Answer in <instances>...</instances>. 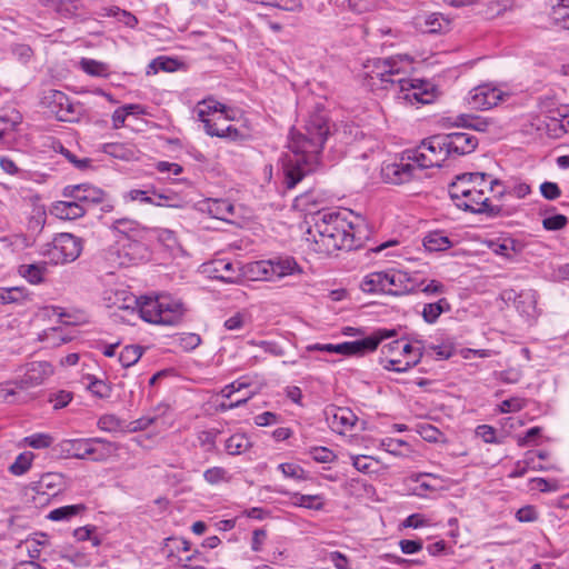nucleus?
Wrapping results in <instances>:
<instances>
[{
  "instance_id": "f257e3e1",
  "label": "nucleus",
  "mask_w": 569,
  "mask_h": 569,
  "mask_svg": "<svg viewBox=\"0 0 569 569\" xmlns=\"http://www.w3.org/2000/svg\"><path fill=\"white\" fill-rule=\"evenodd\" d=\"M306 240L312 251L329 256L338 250H352L368 238L365 219L351 210H322L311 217Z\"/></svg>"
},
{
  "instance_id": "f03ea898",
  "label": "nucleus",
  "mask_w": 569,
  "mask_h": 569,
  "mask_svg": "<svg viewBox=\"0 0 569 569\" xmlns=\"http://www.w3.org/2000/svg\"><path fill=\"white\" fill-rule=\"evenodd\" d=\"M329 134V124L321 114L311 116L301 130L290 131V154L283 162V183L293 189L307 174L320 166V154Z\"/></svg>"
},
{
  "instance_id": "7ed1b4c3",
  "label": "nucleus",
  "mask_w": 569,
  "mask_h": 569,
  "mask_svg": "<svg viewBox=\"0 0 569 569\" xmlns=\"http://www.w3.org/2000/svg\"><path fill=\"white\" fill-rule=\"evenodd\" d=\"M412 59L407 54L392 56L386 59H373L366 66L370 86L380 89L393 88L398 102L409 106L429 104L436 93L430 82L421 79H406L405 74L411 67Z\"/></svg>"
},
{
  "instance_id": "20e7f679",
  "label": "nucleus",
  "mask_w": 569,
  "mask_h": 569,
  "mask_svg": "<svg viewBox=\"0 0 569 569\" xmlns=\"http://www.w3.org/2000/svg\"><path fill=\"white\" fill-rule=\"evenodd\" d=\"M501 186L500 180L490 179L487 173L468 172L457 176L449 184L448 192L455 206L461 210L498 217L502 213V207L495 203L488 193H496V188Z\"/></svg>"
},
{
  "instance_id": "39448f33",
  "label": "nucleus",
  "mask_w": 569,
  "mask_h": 569,
  "mask_svg": "<svg viewBox=\"0 0 569 569\" xmlns=\"http://www.w3.org/2000/svg\"><path fill=\"white\" fill-rule=\"evenodd\" d=\"M112 305L118 309L138 310L142 320L161 326H177L186 313L183 302L170 295L146 296L138 299L127 291H121L116 293V301Z\"/></svg>"
},
{
  "instance_id": "423d86ee",
  "label": "nucleus",
  "mask_w": 569,
  "mask_h": 569,
  "mask_svg": "<svg viewBox=\"0 0 569 569\" xmlns=\"http://www.w3.org/2000/svg\"><path fill=\"white\" fill-rule=\"evenodd\" d=\"M194 112L198 120L203 123L204 131L208 136L219 138L238 137L239 131L232 126H227L226 128H216L214 124H212L211 118L216 116H218V120H233V117L230 114L232 110L219 101L212 98L203 99L202 101L198 102L197 107L194 108Z\"/></svg>"
},
{
  "instance_id": "0eeeda50",
  "label": "nucleus",
  "mask_w": 569,
  "mask_h": 569,
  "mask_svg": "<svg viewBox=\"0 0 569 569\" xmlns=\"http://www.w3.org/2000/svg\"><path fill=\"white\" fill-rule=\"evenodd\" d=\"M83 250V240L72 233L57 234L42 249V254L53 264H66L77 260Z\"/></svg>"
},
{
  "instance_id": "6e6552de",
  "label": "nucleus",
  "mask_w": 569,
  "mask_h": 569,
  "mask_svg": "<svg viewBox=\"0 0 569 569\" xmlns=\"http://www.w3.org/2000/svg\"><path fill=\"white\" fill-rule=\"evenodd\" d=\"M409 152L411 154L410 158L417 164L420 172L423 169L441 167L449 158L442 134L432 136L423 140L420 146Z\"/></svg>"
},
{
  "instance_id": "1a4fd4ad",
  "label": "nucleus",
  "mask_w": 569,
  "mask_h": 569,
  "mask_svg": "<svg viewBox=\"0 0 569 569\" xmlns=\"http://www.w3.org/2000/svg\"><path fill=\"white\" fill-rule=\"evenodd\" d=\"M410 156V152L407 151L398 162L385 163L381 168L383 180L388 183L401 184L420 178V171Z\"/></svg>"
},
{
  "instance_id": "9d476101",
  "label": "nucleus",
  "mask_w": 569,
  "mask_h": 569,
  "mask_svg": "<svg viewBox=\"0 0 569 569\" xmlns=\"http://www.w3.org/2000/svg\"><path fill=\"white\" fill-rule=\"evenodd\" d=\"M510 93L499 86L492 83H482L470 90L468 103L480 110H487L506 101Z\"/></svg>"
},
{
  "instance_id": "9b49d317",
  "label": "nucleus",
  "mask_w": 569,
  "mask_h": 569,
  "mask_svg": "<svg viewBox=\"0 0 569 569\" xmlns=\"http://www.w3.org/2000/svg\"><path fill=\"white\" fill-rule=\"evenodd\" d=\"M62 196L74 199L88 212L91 207L103 203L107 194L102 189L93 184L79 183L66 186L62 190Z\"/></svg>"
},
{
  "instance_id": "f8f14e48",
  "label": "nucleus",
  "mask_w": 569,
  "mask_h": 569,
  "mask_svg": "<svg viewBox=\"0 0 569 569\" xmlns=\"http://www.w3.org/2000/svg\"><path fill=\"white\" fill-rule=\"evenodd\" d=\"M396 336L392 329H378L370 336L355 341H346L341 343L343 356H363L375 351L378 346L386 339Z\"/></svg>"
},
{
  "instance_id": "ddd939ff",
  "label": "nucleus",
  "mask_w": 569,
  "mask_h": 569,
  "mask_svg": "<svg viewBox=\"0 0 569 569\" xmlns=\"http://www.w3.org/2000/svg\"><path fill=\"white\" fill-rule=\"evenodd\" d=\"M501 298L506 302H512L517 311L523 317L536 318L538 316V293L532 289L521 290L520 292L506 289L501 292Z\"/></svg>"
},
{
  "instance_id": "4468645a",
  "label": "nucleus",
  "mask_w": 569,
  "mask_h": 569,
  "mask_svg": "<svg viewBox=\"0 0 569 569\" xmlns=\"http://www.w3.org/2000/svg\"><path fill=\"white\" fill-rule=\"evenodd\" d=\"M422 346L420 341H417L416 345L405 341L400 356L403 359L391 358L386 361V363L381 362L383 368L390 371L396 372H406L412 367L417 366L423 355Z\"/></svg>"
},
{
  "instance_id": "2eb2a0df",
  "label": "nucleus",
  "mask_w": 569,
  "mask_h": 569,
  "mask_svg": "<svg viewBox=\"0 0 569 569\" xmlns=\"http://www.w3.org/2000/svg\"><path fill=\"white\" fill-rule=\"evenodd\" d=\"M449 158L469 154L478 147V139L469 132H452L442 134Z\"/></svg>"
},
{
  "instance_id": "dca6fc26",
  "label": "nucleus",
  "mask_w": 569,
  "mask_h": 569,
  "mask_svg": "<svg viewBox=\"0 0 569 569\" xmlns=\"http://www.w3.org/2000/svg\"><path fill=\"white\" fill-rule=\"evenodd\" d=\"M53 375V367L47 361H33L27 365L26 371L17 382L20 389H28L43 383Z\"/></svg>"
},
{
  "instance_id": "f3484780",
  "label": "nucleus",
  "mask_w": 569,
  "mask_h": 569,
  "mask_svg": "<svg viewBox=\"0 0 569 569\" xmlns=\"http://www.w3.org/2000/svg\"><path fill=\"white\" fill-rule=\"evenodd\" d=\"M119 447L114 442H110L102 438H89L86 459L93 461H106L118 451Z\"/></svg>"
},
{
  "instance_id": "a211bd4d",
  "label": "nucleus",
  "mask_w": 569,
  "mask_h": 569,
  "mask_svg": "<svg viewBox=\"0 0 569 569\" xmlns=\"http://www.w3.org/2000/svg\"><path fill=\"white\" fill-rule=\"evenodd\" d=\"M268 261L270 262L272 269L271 281H276L288 276L302 273V268L292 257H277L269 259Z\"/></svg>"
},
{
  "instance_id": "6ab92c4d",
  "label": "nucleus",
  "mask_w": 569,
  "mask_h": 569,
  "mask_svg": "<svg viewBox=\"0 0 569 569\" xmlns=\"http://www.w3.org/2000/svg\"><path fill=\"white\" fill-rule=\"evenodd\" d=\"M51 213L61 220H76L82 218L87 212L84 207L74 199L56 201L51 206Z\"/></svg>"
},
{
  "instance_id": "aec40b11",
  "label": "nucleus",
  "mask_w": 569,
  "mask_h": 569,
  "mask_svg": "<svg viewBox=\"0 0 569 569\" xmlns=\"http://www.w3.org/2000/svg\"><path fill=\"white\" fill-rule=\"evenodd\" d=\"M18 273L31 284H40L46 281L48 263L44 261L23 263L18 268Z\"/></svg>"
},
{
  "instance_id": "412c9836",
  "label": "nucleus",
  "mask_w": 569,
  "mask_h": 569,
  "mask_svg": "<svg viewBox=\"0 0 569 569\" xmlns=\"http://www.w3.org/2000/svg\"><path fill=\"white\" fill-rule=\"evenodd\" d=\"M50 103H53L58 107L56 113L58 118L62 121H70V114L74 113V107L70 102L69 98L66 93L59 90H50L44 97Z\"/></svg>"
},
{
  "instance_id": "4be33fe9",
  "label": "nucleus",
  "mask_w": 569,
  "mask_h": 569,
  "mask_svg": "<svg viewBox=\"0 0 569 569\" xmlns=\"http://www.w3.org/2000/svg\"><path fill=\"white\" fill-rule=\"evenodd\" d=\"M396 272L400 296L417 292L425 283V279L419 272H408L400 269H396Z\"/></svg>"
},
{
  "instance_id": "5701e85b",
  "label": "nucleus",
  "mask_w": 569,
  "mask_h": 569,
  "mask_svg": "<svg viewBox=\"0 0 569 569\" xmlns=\"http://www.w3.org/2000/svg\"><path fill=\"white\" fill-rule=\"evenodd\" d=\"M358 421V417L349 408H336L332 412L331 427L335 431L343 433L351 430Z\"/></svg>"
},
{
  "instance_id": "b1692460",
  "label": "nucleus",
  "mask_w": 569,
  "mask_h": 569,
  "mask_svg": "<svg viewBox=\"0 0 569 569\" xmlns=\"http://www.w3.org/2000/svg\"><path fill=\"white\" fill-rule=\"evenodd\" d=\"M416 486L412 489L413 495L426 498L429 493L436 492L438 486L435 483L439 478L431 473H418L411 478Z\"/></svg>"
},
{
  "instance_id": "393cba45",
  "label": "nucleus",
  "mask_w": 569,
  "mask_h": 569,
  "mask_svg": "<svg viewBox=\"0 0 569 569\" xmlns=\"http://www.w3.org/2000/svg\"><path fill=\"white\" fill-rule=\"evenodd\" d=\"M88 439H66L59 443L60 452L66 458L86 459Z\"/></svg>"
},
{
  "instance_id": "a878e982",
  "label": "nucleus",
  "mask_w": 569,
  "mask_h": 569,
  "mask_svg": "<svg viewBox=\"0 0 569 569\" xmlns=\"http://www.w3.org/2000/svg\"><path fill=\"white\" fill-rule=\"evenodd\" d=\"M387 270L371 272L361 281L360 288L367 293H386Z\"/></svg>"
},
{
  "instance_id": "bb28decb",
  "label": "nucleus",
  "mask_w": 569,
  "mask_h": 569,
  "mask_svg": "<svg viewBox=\"0 0 569 569\" xmlns=\"http://www.w3.org/2000/svg\"><path fill=\"white\" fill-rule=\"evenodd\" d=\"M290 503L295 507L319 511L325 508V498L322 495H302L300 492H293L290 495Z\"/></svg>"
},
{
  "instance_id": "cd10ccee",
  "label": "nucleus",
  "mask_w": 569,
  "mask_h": 569,
  "mask_svg": "<svg viewBox=\"0 0 569 569\" xmlns=\"http://www.w3.org/2000/svg\"><path fill=\"white\" fill-rule=\"evenodd\" d=\"M451 310V305L446 298H441L436 302L426 303L422 308L421 316L422 319L429 323H436L439 317Z\"/></svg>"
},
{
  "instance_id": "c85d7f7f",
  "label": "nucleus",
  "mask_w": 569,
  "mask_h": 569,
  "mask_svg": "<svg viewBox=\"0 0 569 569\" xmlns=\"http://www.w3.org/2000/svg\"><path fill=\"white\" fill-rule=\"evenodd\" d=\"M213 278L223 282H234L239 278V273L234 268V264L224 259L212 262L211 270Z\"/></svg>"
},
{
  "instance_id": "c756f323",
  "label": "nucleus",
  "mask_w": 569,
  "mask_h": 569,
  "mask_svg": "<svg viewBox=\"0 0 569 569\" xmlns=\"http://www.w3.org/2000/svg\"><path fill=\"white\" fill-rule=\"evenodd\" d=\"M206 209L213 218L227 221L233 214V206L228 200L209 199L206 201Z\"/></svg>"
},
{
  "instance_id": "7c9ffc66",
  "label": "nucleus",
  "mask_w": 569,
  "mask_h": 569,
  "mask_svg": "<svg viewBox=\"0 0 569 569\" xmlns=\"http://www.w3.org/2000/svg\"><path fill=\"white\" fill-rule=\"evenodd\" d=\"M30 300L24 287L0 288V305H22Z\"/></svg>"
},
{
  "instance_id": "2f4dec72",
  "label": "nucleus",
  "mask_w": 569,
  "mask_h": 569,
  "mask_svg": "<svg viewBox=\"0 0 569 569\" xmlns=\"http://www.w3.org/2000/svg\"><path fill=\"white\" fill-rule=\"evenodd\" d=\"M423 247L427 251H445L452 247V241L442 231H431L423 238Z\"/></svg>"
},
{
  "instance_id": "473e14b6",
  "label": "nucleus",
  "mask_w": 569,
  "mask_h": 569,
  "mask_svg": "<svg viewBox=\"0 0 569 569\" xmlns=\"http://www.w3.org/2000/svg\"><path fill=\"white\" fill-rule=\"evenodd\" d=\"M80 69L91 77L108 78L111 74L110 66L106 62L90 58H81Z\"/></svg>"
},
{
  "instance_id": "72a5a7b5",
  "label": "nucleus",
  "mask_w": 569,
  "mask_h": 569,
  "mask_svg": "<svg viewBox=\"0 0 569 569\" xmlns=\"http://www.w3.org/2000/svg\"><path fill=\"white\" fill-rule=\"evenodd\" d=\"M83 383L86 389L92 393V396L99 399H107L112 393L111 386L104 380L98 379L94 376L87 375L83 377Z\"/></svg>"
},
{
  "instance_id": "f704fd0d",
  "label": "nucleus",
  "mask_w": 569,
  "mask_h": 569,
  "mask_svg": "<svg viewBox=\"0 0 569 569\" xmlns=\"http://www.w3.org/2000/svg\"><path fill=\"white\" fill-rule=\"evenodd\" d=\"M86 509L87 507L83 503L62 506L51 510L47 518L51 521H69Z\"/></svg>"
},
{
  "instance_id": "c9c22d12",
  "label": "nucleus",
  "mask_w": 569,
  "mask_h": 569,
  "mask_svg": "<svg viewBox=\"0 0 569 569\" xmlns=\"http://www.w3.org/2000/svg\"><path fill=\"white\" fill-rule=\"evenodd\" d=\"M451 123L457 127L471 128L476 131H487L490 126L487 119L468 113L457 116Z\"/></svg>"
},
{
  "instance_id": "e433bc0d",
  "label": "nucleus",
  "mask_w": 569,
  "mask_h": 569,
  "mask_svg": "<svg viewBox=\"0 0 569 569\" xmlns=\"http://www.w3.org/2000/svg\"><path fill=\"white\" fill-rule=\"evenodd\" d=\"M251 448V442L244 433H234L226 441V450L231 456L244 453Z\"/></svg>"
},
{
  "instance_id": "4c0bfd02",
  "label": "nucleus",
  "mask_w": 569,
  "mask_h": 569,
  "mask_svg": "<svg viewBox=\"0 0 569 569\" xmlns=\"http://www.w3.org/2000/svg\"><path fill=\"white\" fill-rule=\"evenodd\" d=\"M556 24L569 30V0H550Z\"/></svg>"
},
{
  "instance_id": "58836bf2",
  "label": "nucleus",
  "mask_w": 569,
  "mask_h": 569,
  "mask_svg": "<svg viewBox=\"0 0 569 569\" xmlns=\"http://www.w3.org/2000/svg\"><path fill=\"white\" fill-rule=\"evenodd\" d=\"M144 350L146 348L140 345L126 346L119 355L121 366L123 368L134 366L141 359Z\"/></svg>"
},
{
  "instance_id": "ea45409f",
  "label": "nucleus",
  "mask_w": 569,
  "mask_h": 569,
  "mask_svg": "<svg viewBox=\"0 0 569 569\" xmlns=\"http://www.w3.org/2000/svg\"><path fill=\"white\" fill-rule=\"evenodd\" d=\"M271 270L268 260L253 261L247 264V271L252 280L271 281Z\"/></svg>"
},
{
  "instance_id": "a19ab883",
  "label": "nucleus",
  "mask_w": 569,
  "mask_h": 569,
  "mask_svg": "<svg viewBox=\"0 0 569 569\" xmlns=\"http://www.w3.org/2000/svg\"><path fill=\"white\" fill-rule=\"evenodd\" d=\"M33 459L34 455L31 451H23L19 453L10 465L9 472L13 476H23L30 470Z\"/></svg>"
},
{
  "instance_id": "79ce46f5",
  "label": "nucleus",
  "mask_w": 569,
  "mask_h": 569,
  "mask_svg": "<svg viewBox=\"0 0 569 569\" xmlns=\"http://www.w3.org/2000/svg\"><path fill=\"white\" fill-rule=\"evenodd\" d=\"M154 237L169 250L174 251L180 248L177 233L173 230L166 228H154L152 230Z\"/></svg>"
},
{
  "instance_id": "37998d69",
  "label": "nucleus",
  "mask_w": 569,
  "mask_h": 569,
  "mask_svg": "<svg viewBox=\"0 0 569 569\" xmlns=\"http://www.w3.org/2000/svg\"><path fill=\"white\" fill-rule=\"evenodd\" d=\"M151 194L157 201H162L161 207L182 208L184 204L183 199L176 192H159L154 187H151Z\"/></svg>"
},
{
  "instance_id": "c03bdc74",
  "label": "nucleus",
  "mask_w": 569,
  "mask_h": 569,
  "mask_svg": "<svg viewBox=\"0 0 569 569\" xmlns=\"http://www.w3.org/2000/svg\"><path fill=\"white\" fill-rule=\"evenodd\" d=\"M423 24L426 32L437 33L448 28L449 21L440 13H431L425 18Z\"/></svg>"
},
{
  "instance_id": "a18cd8bd",
  "label": "nucleus",
  "mask_w": 569,
  "mask_h": 569,
  "mask_svg": "<svg viewBox=\"0 0 569 569\" xmlns=\"http://www.w3.org/2000/svg\"><path fill=\"white\" fill-rule=\"evenodd\" d=\"M22 441L33 449H47L53 443L54 438L49 433L39 432L24 437Z\"/></svg>"
},
{
  "instance_id": "49530a36",
  "label": "nucleus",
  "mask_w": 569,
  "mask_h": 569,
  "mask_svg": "<svg viewBox=\"0 0 569 569\" xmlns=\"http://www.w3.org/2000/svg\"><path fill=\"white\" fill-rule=\"evenodd\" d=\"M531 192V188L526 182H515L511 187L502 188L496 191L493 198L500 199L503 194H510L518 199L527 197Z\"/></svg>"
},
{
  "instance_id": "de8ad7c7",
  "label": "nucleus",
  "mask_w": 569,
  "mask_h": 569,
  "mask_svg": "<svg viewBox=\"0 0 569 569\" xmlns=\"http://www.w3.org/2000/svg\"><path fill=\"white\" fill-rule=\"evenodd\" d=\"M124 199L152 206H162V201H157L151 194V187L147 190L132 189L126 193Z\"/></svg>"
},
{
  "instance_id": "09e8293b",
  "label": "nucleus",
  "mask_w": 569,
  "mask_h": 569,
  "mask_svg": "<svg viewBox=\"0 0 569 569\" xmlns=\"http://www.w3.org/2000/svg\"><path fill=\"white\" fill-rule=\"evenodd\" d=\"M204 480L210 485H219L222 482H229L231 476L229 472L222 467H212L207 469L203 472Z\"/></svg>"
},
{
  "instance_id": "8fccbe9b",
  "label": "nucleus",
  "mask_w": 569,
  "mask_h": 569,
  "mask_svg": "<svg viewBox=\"0 0 569 569\" xmlns=\"http://www.w3.org/2000/svg\"><path fill=\"white\" fill-rule=\"evenodd\" d=\"M176 67L177 60L168 57H158L149 63L147 73H157L159 70L171 72L176 70Z\"/></svg>"
},
{
  "instance_id": "3c124183",
  "label": "nucleus",
  "mask_w": 569,
  "mask_h": 569,
  "mask_svg": "<svg viewBox=\"0 0 569 569\" xmlns=\"http://www.w3.org/2000/svg\"><path fill=\"white\" fill-rule=\"evenodd\" d=\"M177 345L183 351H192L201 343V337L194 332H183L176 339Z\"/></svg>"
},
{
  "instance_id": "603ef678",
  "label": "nucleus",
  "mask_w": 569,
  "mask_h": 569,
  "mask_svg": "<svg viewBox=\"0 0 569 569\" xmlns=\"http://www.w3.org/2000/svg\"><path fill=\"white\" fill-rule=\"evenodd\" d=\"M112 227L118 232L127 234L128 237H136L140 232L139 223L130 219H118L113 222Z\"/></svg>"
},
{
  "instance_id": "864d4df0",
  "label": "nucleus",
  "mask_w": 569,
  "mask_h": 569,
  "mask_svg": "<svg viewBox=\"0 0 569 569\" xmlns=\"http://www.w3.org/2000/svg\"><path fill=\"white\" fill-rule=\"evenodd\" d=\"M218 433L219 431L216 429L199 431L197 435L199 446L206 451L213 450L216 447V439Z\"/></svg>"
},
{
  "instance_id": "5fc2aeb1",
  "label": "nucleus",
  "mask_w": 569,
  "mask_h": 569,
  "mask_svg": "<svg viewBox=\"0 0 569 569\" xmlns=\"http://www.w3.org/2000/svg\"><path fill=\"white\" fill-rule=\"evenodd\" d=\"M179 563L187 569H203L206 560L202 555L194 550L191 555L179 557Z\"/></svg>"
},
{
  "instance_id": "6e6d98bb",
  "label": "nucleus",
  "mask_w": 569,
  "mask_h": 569,
  "mask_svg": "<svg viewBox=\"0 0 569 569\" xmlns=\"http://www.w3.org/2000/svg\"><path fill=\"white\" fill-rule=\"evenodd\" d=\"M278 469L287 478H292L297 480H305L307 478L303 468L296 463H280L278 466Z\"/></svg>"
},
{
  "instance_id": "4d7b16f0",
  "label": "nucleus",
  "mask_w": 569,
  "mask_h": 569,
  "mask_svg": "<svg viewBox=\"0 0 569 569\" xmlns=\"http://www.w3.org/2000/svg\"><path fill=\"white\" fill-rule=\"evenodd\" d=\"M309 455L315 461L320 463H329L336 459L333 451L326 447H313L310 449Z\"/></svg>"
},
{
  "instance_id": "13d9d810",
  "label": "nucleus",
  "mask_w": 569,
  "mask_h": 569,
  "mask_svg": "<svg viewBox=\"0 0 569 569\" xmlns=\"http://www.w3.org/2000/svg\"><path fill=\"white\" fill-rule=\"evenodd\" d=\"M249 321V317L244 312H237L224 320L223 327L229 331L241 330Z\"/></svg>"
},
{
  "instance_id": "bf43d9fd",
  "label": "nucleus",
  "mask_w": 569,
  "mask_h": 569,
  "mask_svg": "<svg viewBox=\"0 0 569 569\" xmlns=\"http://www.w3.org/2000/svg\"><path fill=\"white\" fill-rule=\"evenodd\" d=\"M568 223V218L563 214H555L546 217L542 220V227L549 231H557L563 229Z\"/></svg>"
},
{
  "instance_id": "052dcab7",
  "label": "nucleus",
  "mask_w": 569,
  "mask_h": 569,
  "mask_svg": "<svg viewBox=\"0 0 569 569\" xmlns=\"http://www.w3.org/2000/svg\"><path fill=\"white\" fill-rule=\"evenodd\" d=\"M526 407V400L520 397H512L510 399L503 400L499 410L502 413L518 412Z\"/></svg>"
},
{
  "instance_id": "680f3d73",
  "label": "nucleus",
  "mask_w": 569,
  "mask_h": 569,
  "mask_svg": "<svg viewBox=\"0 0 569 569\" xmlns=\"http://www.w3.org/2000/svg\"><path fill=\"white\" fill-rule=\"evenodd\" d=\"M476 436L486 443H499L497 431L489 425H480L476 428Z\"/></svg>"
},
{
  "instance_id": "e2e57ef3",
  "label": "nucleus",
  "mask_w": 569,
  "mask_h": 569,
  "mask_svg": "<svg viewBox=\"0 0 569 569\" xmlns=\"http://www.w3.org/2000/svg\"><path fill=\"white\" fill-rule=\"evenodd\" d=\"M541 427H532L526 431L522 437H518L517 445L519 447H526L529 445H538L537 439L541 436Z\"/></svg>"
},
{
  "instance_id": "0e129e2a",
  "label": "nucleus",
  "mask_w": 569,
  "mask_h": 569,
  "mask_svg": "<svg viewBox=\"0 0 569 569\" xmlns=\"http://www.w3.org/2000/svg\"><path fill=\"white\" fill-rule=\"evenodd\" d=\"M529 453L530 452L526 455L523 460H518L515 463L513 469L509 473V478H521L528 472L530 466L533 463V459L529 457Z\"/></svg>"
},
{
  "instance_id": "69168bd1",
  "label": "nucleus",
  "mask_w": 569,
  "mask_h": 569,
  "mask_svg": "<svg viewBox=\"0 0 569 569\" xmlns=\"http://www.w3.org/2000/svg\"><path fill=\"white\" fill-rule=\"evenodd\" d=\"M531 482L536 483V488L541 492H555L561 488L557 479L532 478Z\"/></svg>"
},
{
  "instance_id": "338daca9",
  "label": "nucleus",
  "mask_w": 569,
  "mask_h": 569,
  "mask_svg": "<svg viewBox=\"0 0 569 569\" xmlns=\"http://www.w3.org/2000/svg\"><path fill=\"white\" fill-rule=\"evenodd\" d=\"M72 400V393L69 391L60 390L50 396L49 401L53 405V408L62 409L67 407Z\"/></svg>"
},
{
  "instance_id": "774afa93",
  "label": "nucleus",
  "mask_w": 569,
  "mask_h": 569,
  "mask_svg": "<svg viewBox=\"0 0 569 569\" xmlns=\"http://www.w3.org/2000/svg\"><path fill=\"white\" fill-rule=\"evenodd\" d=\"M540 192L547 200H556L560 198L561 190L556 182L545 181L540 184Z\"/></svg>"
}]
</instances>
